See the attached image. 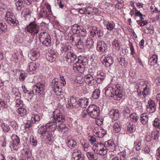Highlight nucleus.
<instances>
[{"instance_id":"f257e3e1","label":"nucleus","mask_w":160,"mask_h":160,"mask_svg":"<svg viewBox=\"0 0 160 160\" xmlns=\"http://www.w3.org/2000/svg\"><path fill=\"white\" fill-rule=\"evenodd\" d=\"M46 124L45 125L41 126L38 129V134L42 137L46 143L51 142L53 137L51 132L55 131L57 127V123L54 121H52Z\"/></svg>"},{"instance_id":"f03ea898","label":"nucleus","mask_w":160,"mask_h":160,"mask_svg":"<svg viewBox=\"0 0 160 160\" xmlns=\"http://www.w3.org/2000/svg\"><path fill=\"white\" fill-rule=\"evenodd\" d=\"M92 21L88 24H87V27L91 35L93 37L95 35H97L98 37H102L103 35V33L102 30L98 28L97 27L93 26L91 24Z\"/></svg>"},{"instance_id":"7ed1b4c3","label":"nucleus","mask_w":160,"mask_h":160,"mask_svg":"<svg viewBox=\"0 0 160 160\" xmlns=\"http://www.w3.org/2000/svg\"><path fill=\"white\" fill-rule=\"evenodd\" d=\"M71 30L73 33L72 36H78L85 38L87 35V32L85 29L81 28L78 25L75 24L73 25Z\"/></svg>"},{"instance_id":"20e7f679","label":"nucleus","mask_w":160,"mask_h":160,"mask_svg":"<svg viewBox=\"0 0 160 160\" xmlns=\"http://www.w3.org/2000/svg\"><path fill=\"white\" fill-rule=\"evenodd\" d=\"M39 38L40 42L43 45L47 47H49L51 45V38L48 33L42 32L39 34Z\"/></svg>"},{"instance_id":"39448f33","label":"nucleus","mask_w":160,"mask_h":160,"mask_svg":"<svg viewBox=\"0 0 160 160\" xmlns=\"http://www.w3.org/2000/svg\"><path fill=\"white\" fill-rule=\"evenodd\" d=\"M92 149L94 152L100 155H104L107 154V148L102 143L94 144Z\"/></svg>"},{"instance_id":"423d86ee","label":"nucleus","mask_w":160,"mask_h":160,"mask_svg":"<svg viewBox=\"0 0 160 160\" xmlns=\"http://www.w3.org/2000/svg\"><path fill=\"white\" fill-rule=\"evenodd\" d=\"M45 88V85L44 83L42 82L37 83L33 86V90L30 92V94L33 93L39 95L43 94Z\"/></svg>"},{"instance_id":"0eeeda50","label":"nucleus","mask_w":160,"mask_h":160,"mask_svg":"<svg viewBox=\"0 0 160 160\" xmlns=\"http://www.w3.org/2000/svg\"><path fill=\"white\" fill-rule=\"evenodd\" d=\"M70 39L75 43L76 46L79 49H83L85 47V42L84 38H82L79 37L72 36L70 38Z\"/></svg>"},{"instance_id":"6e6552de","label":"nucleus","mask_w":160,"mask_h":160,"mask_svg":"<svg viewBox=\"0 0 160 160\" xmlns=\"http://www.w3.org/2000/svg\"><path fill=\"white\" fill-rule=\"evenodd\" d=\"M79 106V99L74 96L70 98L66 105V107L69 109L77 108Z\"/></svg>"},{"instance_id":"1a4fd4ad","label":"nucleus","mask_w":160,"mask_h":160,"mask_svg":"<svg viewBox=\"0 0 160 160\" xmlns=\"http://www.w3.org/2000/svg\"><path fill=\"white\" fill-rule=\"evenodd\" d=\"M5 19L7 23L12 26H16L18 23V21L15 19V16L11 12H6L5 15Z\"/></svg>"},{"instance_id":"9d476101","label":"nucleus","mask_w":160,"mask_h":160,"mask_svg":"<svg viewBox=\"0 0 160 160\" xmlns=\"http://www.w3.org/2000/svg\"><path fill=\"white\" fill-rule=\"evenodd\" d=\"M88 108V115L92 118H95L99 115V109L95 105H91Z\"/></svg>"},{"instance_id":"9b49d317","label":"nucleus","mask_w":160,"mask_h":160,"mask_svg":"<svg viewBox=\"0 0 160 160\" xmlns=\"http://www.w3.org/2000/svg\"><path fill=\"white\" fill-rule=\"evenodd\" d=\"M53 113V116L51 118V120L54 121L56 123L60 122H63L65 121L64 116L59 110H55Z\"/></svg>"},{"instance_id":"f8f14e48","label":"nucleus","mask_w":160,"mask_h":160,"mask_svg":"<svg viewBox=\"0 0 160 160\" xmlns=\"http://www.w3.org/2000/svg\"><path fill=\"white\" fill-rule=\"evenodd\" d=\"M122 87L120 84H117L115 88L114 94L113 98L115 100H120L123 95V93L122 90Z\"/></svg>"},{"instance_id":"ddd939ff","label":"nucleus","mask_w":160,"mask_h":160,"mask_svg":"<svg viewBox=\"0 0 160 160\" xmlns=\"http://www.w3.org/2000/svg\"><path fill=\"white\" fill-rule=\"evenodd\" d=\"M85 83L89 86L95 87L97 85V81L95 78L92 75L89 74L86 75L84 78Z\"/></svg>"},{"instance_id":"4468645a","label":"nucleus","mask_w":160,"mask_h":160,"mask_svg":"<svg viewBox=\"0 0 160 160\" xmlns=\"http://www.w3.org/2000/svg\"><path fill=\"white\" fill-rule=\"evenodd\" d=\"M101 60L103 65L107 67L110 66L113 62V58L111 56L107 55H103Z\"/></svg>"},{"instance_id":"2eb2a0df","label":"nucleus","mask_w":160,"mask_h":160,"mask_svg":"<svg viewBox=\"0 0 160 160\" xmlns=\"http://www.w3.org/2000/svg\"><path fill=\"white\" fill-rule=\"evenodd\" d=\"M27 31L32 34H35L38 33L40 30L38 25L34 22H31L27 27Z\"/></svg>"},{"instance_id":"dca6fc26","label":"nucleus","mask_w":160,"mask_h":160,"mask_svg":"<svg viewBox=\"0 0 160 160\" xmlns=\"http://www.w3.org/2000/svg\"><path fill=\"white\" fill-rule=\"evenodd\" d=\"M77 56L73 52H69L64 57V60L68 63L73 62L77 59Z\"/></svg>"},{"instance_id":"f3484780","label":"nucleus","mask_w":160,"mask_h":160,"mask_svg":"<svg viewBox=\"0 0 160 160\" xmlns=\"http://www.w3.org/2000/svg\"><path fill=\"white\" fill-rule=\"evenodd\" d=\"M93 132L99 138L103 137L107 133L105 130L99 126L95 127L93 129Z\"/></svg>"},{"instance_id":"a211bd4d","label":"nucleus","mask_w":160,"mask_h":160,"mask_svg":"<svg viewBox=\"0 0 160 160\" xmlns=\"http://www.w3.org/2000/svg\"><path fill=\"white\" fill-rule=\"evenodd\" d=\"M85 158L82 155L81 151L78 149L74 150L72 155V160H85Z\"/></svg>"},{"instance_id":"6ab92c4d","label":"nucleus","mask_w":160,"mask_h":160,"mask_svg":"<svg viewBox=\"0 0 160 160\" xmlns=\"http://www.w3.org/2000/svg\"><path fill=\"white\" fill-rule=\"evenodd\" d=\"M30 58L32 61H34L38 59L40 56L39 50L38 49L34 48L31 49L30 52Z\"/></svg>"},{"instance_id":"aec40b11","label":"nucleus","mask_w":160,"mask_h":160,"mask_svg":"<svg viewBox=\"0 0 160 160\" xmlns=\"http://www.w3.org/2000/svg\"><path fill=\"white\" fill-rule=\"evenodd\" d=\"M156 106L155 102L152 100H150L148 102L147 106V111L149 113L154 112L156 110Z\"/></svg>"},{"instance_id":"412c9836","label":"nucleus","mask_w":160,"mask_h":160,"mask_svg":"<svg viewBox=\"0 0 160 160\" xmlns=\"http://www.w3.org/2000/svg\"><path fill=\"white\" fill-rule=\"evenodd\" d=\"M12 147L14 150L17 151L18 148L20 143L19 138L17 136L15 135L12 136Z\"/></svg>"},{"instance_id":"4be33fe9","label":"nucleus","mask_w":160,"mask_h":160,"mask_svg":"<svg viewBox=\"0 0 160 160\" xmlns=\"http://www.w3.org/2000/svg\"><path fill=\"white\" fill-rule=\"evenodd\" d=\"M107 45L103 41H99L97 42V49L100 52H104L107 49Z\"/></svg>"},{"instance_id":"5701e85b","label":"nucleus","mask_w":160,"mask_h":160,"mask_svg":"<svg viewBox=\"0 0 160 160\" xmlns=\"http://www.w3.org/2000/svg\"><path fill=\"white\" fill-rule=\"evenodd\" d=\"M103 23L106 28L110 31H112L115 26V23L112 21L110 22L103 20Z\"/></svg>"},{"instance_id":"b1692460","label":"nucleus","mask_w":160,"mask_h":160,"mask_svg":"<svg viewBox=\"0 0 160 160\" xmlns=\"http://www.w3.org/2000/svg\"><path fill=\"white\" fill-rule=\"evenodd\" d=\"M115 88L112 87H106L105 88V93L106 96L108 98L113 97L114 94Z\"/></svg>"},{"instance_id":"393cba45","label":"nucleus","mask_w":160,"mask_h":160,"mask_svg":"<svg viewBox=\"0 0 160 160\" xmlns=\"http://www.w3.org/2000/svg\"><path fill=\"white\" fill-rule=\"evenodd\" d=\"M38 14L40 18H44L48 16V14L47 11V8L45 7H41L40 10L38 9Z\"/></svg>"},{"instance_id":"a878e982","label":"nucleus","mask_w":160,"mask_h":160,"mask_svg":"<svg viewBox=\"0 0 160 160\" xmlns=\"http://www.w3.org/2000/svg\"><path fill=\"white\" fill-rule=\"evenodd\" d=\"M56 55L53 51H49L46 55V58L48 61L50 62H53L55 60Z\"/></svg>"},{"instance_id":"bb28decb","label":"nucleus","mask_w":160,"mask_h":160,"mask_svg":"<svg viewBox=\"0 0 160 160\" xmlns=\"http://www.w3.org/2000/svg\"><path fill=\"white\" fill-rule=\"evenodd\" d=\"M104 145L107 148V150L108 149L110 151H113L115 149V145L111 140H108L106 142Z\"/></svg>"},{"instance_id":"cd10ccee","label":"nucleus","mask_w":160,"mask_h":160,"mask_svg":"<svg viewBox=\"0 0 160 160\" xmlns=\"http://www.w3.org/2000/svg\"><path fill=\"white\" fill-rule=\"evenodd\" d=\"M37 68L36 64L33 62L29 63L27 69V71L30 74H32L35 73Z\"/></svg>"},{"instance_id":"c85d7f7f","label":"nucleus","mask_w":160,"mask_h":160,"mask_svg":"<svg viewBox=\"0 0 160 160\" xmlns=\"http://www.w3.org/2000/svg\"><path fill=\"white\" fill-rule=\"evenodd\" d=\"M109 114L110 118L114 120H117L119 117V112L117 109L111 110Z\"/></svg>"},{"instance_id":"c756f323","label":"nucleus","mask_w":160,"mask_h":160,"mask_svg":"<svg viewBox=\"0 0 160 160\" xmlns=\"http://www.w3.org/2000/svg\"><path fill=\"white\" fill-rule=\"evenodd\" d=\"M84 67L79 64L77 62L73 65V69L75 72L82 73L84 70Z\"/></svg>"},{"instance_id":"7c9ffc66","label":"nucleus","mask_w":160,"mask_h":160,"mask_svg":"<svg viewBox=\"0 0 160 160\" xmlns=\"http://www.w3.org/2000/svg\"><path fill=\"white\" fill-rule=\"evenodd\" d=\"M86 14H94L98 12V9L96 8L88 7L85 8Z\"/></svg>"},{"instance_id":"2f4dec72","label":"nucleus","mask_w":160,"mask_h":160,"mask_svg":"<svg viewBox=\"0 0 160 160\" xmlns=\"http://www.w3.org/2000/svg\"><path fill=\"white\" fill-rule=\"evenodd\" d=\"M148 82L144 81L142 80H140L138 81L136 84V88L140 90L142 89L144 87H147V85H146Z\"/></svg>"},{"instance_id":"473e14b6","label":"nucleus","mask_w":160,"mask_h":160,"mask_svg":"<svg viewBox=\"0 0 160 160\" xmlns=\"http://www.w3.org/2000/svg\"><path fill=\"white\" fill-rule=\"evenodd\" d=\"M86 155L88 159L90 160H97L98 158L96 154L90 151L86 153Z\"/></svg>"},{"instance_id":"72a5a7b5","label":"nucleus","mask_w":160,"mask_h":160,"mask_svg":"<svg viewBox=\"0 0 160 160\" xmlns=\"http://www.w3.org/2000/svg\"><path fill=\"white\" fill-rule=\"evenodd\" d=\"M122 125L119 122H116L113 124L112 126V130L115 133L119 132L121 129Z\"/></svg>"},{"instance_id":"f704fd0d","label":"nucleus","mask_w":160,"mask_h":160,"mask_svg":"<svg viewBox=\"0 0 160 160\" xmlns=\"http://www.w3.org/2000/svg\"><path fill=\"white\" fill-rule=\"evenodd\" d=\"M78 60L77 62L84 67L87 63V59L84 56H79L78 58Z\"/></svg>"},{"instance_id":"c9c22d12","label":"nucleus","mask_w":160,"mask_h":160,"mask_svg":"<svg viewBox=\"0 0 160 160\" xmlns=\"http://www.w3.org/2000/svg\"><path fill=\"white\" fill-rule=\"evenodd\" d=\"M157 55L154 54L149 59L148 63L151 66H154L157 64Z\"/></svg>"},{"instance_id":"e433bc0d","label":"nucleus","mask_w":160,"mask_h":160,"mask_svg":"<svg viewBox=\"0 0 160 160\" xmlns=\"http://www.w3.org/2000/svg\"><path fill=\"white\" fill-rule=\"evenodd\" d=\"M105 77V74L102 72L98 73L96 76V81L97 83H101L104 79Z\"/></svg>"},{"instance_id":"4c0bfd02","label":"nucleus","mask_w":160,"mask_h":160,"mask_svg":"<svg viewBox=\"0 0 160 160\" xmlns=\"http://www.w3.org/2000/svg\"><path fill=\"white\" fill-rule=\"evenodd\" d=\"M148 117L147 113H143L141 115L140 120L142 124H146L148 122Z\"/></svg>"},{"instance_id":"58836bf2","label":"nucleus","mask_w":160,"mask_h":160,"mask_svg":"<svg viewBox=\"0 0 160 160\" xmlns=\"http://www.w3.org/2000/svg\"><path fill=\"white\" fill-rule=\"evenodd\" d=\"M88 104V101L87 98H84L79 99L80 106H81L82 108H86Z\"/></svg>"},{"instance_id":"ea45409f","label":"nucleus","mask_w":160,"mask_h":160,"mask_svg":"<svg viewBox=\"0 0 160 160\" xmlns=\"http://www.w3.org/2000/svg\"><path fill=\"white\" fill-rule=\"evenodd\" d=\"M113 47L116 50H118L120 49L121 43L119 40L115 39L112 42Z\"/></svg>"},{"instance_id":"a19ab883","label":"nucleus","mask_w":160,"mask_h":160,"mask_svg":"<svg viewBox=\"0 0 160 160\" xmlns=\"http://www.w3.org/2000/svg\"><path fill=\"white\" fill-rule=\"evenodd\" d=\"M31 121L34 123H38L40 120V117L38 115L33 113H31Z\"/></svg>"},{"instance_id":"79ce46f5","label":"nucleus","mask_w":160,"mask_h":160,"mask_svg":"<svg viewBox=\"0 0 160 160\" xmlns=\"http://www.w3.org/2000/svg\"><path fill=\"white\" fill-rule=\"evenodd\" d=\"M160 135V132L158 130L152 131L151 134V138L152 140H157L159 139Z\"/></svg>"},{"instance_id":"37998d69","label":"nucleus","mask_w":160,"mask_h":160,"mask_svg":"<svg viewBox=\"0 0 160 160\" xmlns=\"http://www.w3.org/2000/svg\"><path fill=\"white\" fill-rule=\"evenodd\" d=\"M66 143L68 147L70 148L73 147L77 144V142L73 139H72L69 137L67 138Z\"/></svg>"},{"instance_id":"c03bdc74","label":"nucleus","mask_w":160,"mask_h":160,"mask_svg":"<svg viewBox=\"0 0 160 160\" xmlns=\"http://www.w3.org/2000/svg\"><path fill=\"white\" fill-rule=\"evenodd\" d=\"M134 146L137 150L139 151L142 148V141L140 139H138L135 141L134 142Z\"/></svg>"},{"instance_id":"a18cd8bd","label":"nucleus","mask_w":160,"mask_h":160,"mask_svg":"<svg viewBox=\"0 0 160 160\" xmlns=\"http://www.w3.org/2000/svg\"><path fill=\"white\" fill-rule=\"evenodd\" d=\"M17 9L18 11L20 10L23 7V0H15Z\"/></svg>"},{"instance_id":"49530a36","label":"nucleus","mask_w":160,"mask_h":160,"mask_svg":"<svg viewBox=\"0 0 160 160\" xmlns=\"http://www.w3.org/2000/svg\"><path fill=\"white\" fill-rule=\"evenodd\" d=\"M137 22L140 27L144 26L148 23L147 21L144 20L143 16L140 17V20H137Z\"/></svg>"},{"instance_id":"de8ad7c7","label":"nucleus","mask_w":160,"mask_h":160,"mask_svg":"<svg viewBox=\"0 0 160 160\" xmlns=\"http://www.w3.org/2000/svg\"><path fill=\"white\" fill-rule=\"evenodd\" d=\"M23 39L22 37L17 35L14 39V42L17 45H19L23 42Z\"/></svg>"},{"instance_id":"09e8293b","label":"nucleus","mask_w":160,"mask_h":160,"mask_svg":"<svg viewBox=\"0 0 160 160\" xmlns=\"http://www.w3.org/2000/svg\"><path fill=\"white\" fill-rule=\"evenodd\" d=\"M17 112L18 115L19 116H24L27 114L26 109L22 108H18L17 110Z\"/></svg>"},{"instance_id":"8fccbe9b","label":"nucleus","mask_w":160,"mask_h":160,"mask_svg":"<svg viewBox=\"0 0 160 160\" xmlns=\"http://www.w3.org/2000/svg\"><path fill=\"white\" fill-rule=\"evenodd\" d=\"M147 85V87H144L142 88L143 89L142 94L145 97V96H146L149 94V88L150 86V84L148 82L146 84Z\"/></svg>"},{"instance_id":"3c124183","label":"nucleus","mask_w":160,"mask_h":160,"mask_svg":"<svg viewBox=\"0 0 160 160\" xmlns=\"http://www.w3.org/2000/svg\"><path fill=\"white\" fill-rule=\"evenodd\" d=\"M84 42H86V45L87 46H89L91 48L93 46V44L94 42L93 41L91 38L89 37L86 39L84 38Z\"/></svg>"},{"instance_id":"603ef678","label":"nucleus","mask_w":160,"mask_h":160,"mask_svg":"<svg viewBox=\"0 0 160 160\" xmlns=\"http://www.w3.org/2000/svg\"><path fill=\"white\" fill-rule=\"evenodd\" d=\"M82 145L83 148V150L86 153L90 151V147L88 142H84V143H82Z\"/></svg>"},{"instance_id":"864d4df0","label":"nucleus","mask_w":160,"mask_h":160,"mask_svg":"<svg viewBox=\"0 0 160 160\" xmlns=\"http://www.w3.org/2000/svg\"><path fill=\"white\" fill-rule=\"evenodd\" d=\"M22 14L25 17H29L30 16V11L28 8L24 9L22 12Z\"/></svg>"},{"instance_id":"5fc2aeb1","label":"nucleus","mask_w":160,"mask_h":160,"mask_svg":"<svg viewBox=\"0 0 160 160\" xmlns=\"http://www.w3.org/2000/svg\"><path fill=\"white\" fill-rule=\"evenodd\" d=\"M130 117L131 121L133 122H136L139 118V117L135 113H132Z\"/></svg>"},{"instance_id":"6e6d98bb","label":"nucleus","mask_w":160,"mask_h":160,"mask_svg":"<svg viewBox=\"0 0 160 160\" xmlns=\"http://www.w3.org/2000/svg\"><path fill=\"white\" fill-rule=\"evenodd\" d=\"M30 141L31 144L33 146H36L37 144L38 141L36 138L33 136H31L30 137Z\"/></svg>"},{"instance_id":"4d7b16f0","label":"nucleus","mask_w":160,"mask_h":160,"mask_svg":"<svg viewBox=\"0 0 160 160\" xmlns=\"http://www.w3.org/2000/svg\"><path fill=\"white\" fill-rule=\"evenodd\" d=\"M52 87L53 89H56L59 87L58 85V80L57 79H53L52 82Z\"/></svg>"},{"instance_id":"13d9d810","label":"nucleus","mask_w":160,"mask_h":160,"mask_svg":"<svg viewBox=\"0 0 160 160\" xmlns=\"http://www.w3.org/2000/svg\"><path fill=\"white\" fill-rule=\"evenodd\" d=\"M100 94V90L99 88L96 89L93 92L92 97L95 99H97L99 98Z\"/></svg>"},{"instance_id":"bf43d9fd","label":"nucleus","mask_w":160,"mask_h":160,"mask_svg":"<svg viewBox=\"0 0 160 160\" xmlns=\"http://www.w3.org/2000/svg\"><path fill=\"white\" fill-rule=\"evenodd\" d=\"M126 152H121L118 153L116 157L119 159V160H125L126 158Z\"/></svg>"},{"instance_id":"052dcab7","label":"nucleus","mask_w":160,"mask_h":160,"mask_svg":"<svg viewBox=\"0 0 160 160\" xmlns=\"http://www.w3.org/2000/svg\"><path fill=\"white\" fill-rule=\"evenodd\" d=\"M135 127L133 124L129 123L127 127V130L130 132H133L135 131Z\"/></svg>"},{"instance_id":"680f3d73","label":"nucleus","mask_w":160,"mask_h":160,"mask_svg":"<svg viewBox=\"0 0 160 160\" xmlns=\"http://www.w3.org/2000/svg\"><path fill=\"white\" fill-rule=\"evenodd\" d=\"M130 112V109L127 107H124L122 111V114L124 116L128 117Z\"/></svg>"},{"instance_id":"e2e57ef3","label":"nucleus","mask_w":160,"mask_h":160,"mask_svg":"<svg viewBox=\"0 0 160 160\" xmlns=\"http://www.w3.org/2000/svg\"><path fill=\"white\" fill-rule=\"evenodd\" d=\"M19 55V54L18 52L15 53L12 55H10V56H11L12 57H11L10 56L9 58L11 60L16 62L18 59V56Z\"/></svg>"},{"instance_id":"0e129e2a","label":"nucleus","mask_w":160,"mask_h":160,"mask_svg":"<svg viewBox=\"0 0 160 160\" xmlns=\"http://www.w3.org/2000/svg\"><path fill=\"white\" fill-rule=\"evenodd\" d=\"M7 26L6 24L3 21H0V30L5 32L7 30Z\"/></svg>"},{"instance_id":"69168bd1","label":"nucleus","mask_w":160,"mask_h":160,"mask_svg":"<svg viewBox=\"0 0 160 160\" xmlns=\"http://www.w3.org/2000/svg\"><path fill=\"white\" fill-rule=\"evenodd\" d=\"M53 91L55 95L58 96H60L62 94V91L61 88L59 87L56 89H53Z\"/></svg>"},{"instance_id":"338daca9","label":"nucleus","mask_w":160,"mask_h":160,"mask_svg":"<svg viewBox=\"0 0 160 160\" xmlns=\"http://www.w3.org/2000/svg\"><path fill=\"white\" fill-rule=\"evenodd\" d=\"M1 126L4 132H7L9 131V127L7 124L2 123L1 124Z\"/></svg>"},{"instance_id":"774afa93","label":"nucleus","mask_w":160,"mask_h":160,"mask_svg":"<svg viewBox=\"0 0 160 160\" xmlns=\"http://www.w3.org/2000/svg\"><path fill=\"white\" fill-rule=\"evenodd\" d=\"M153 124L156 128H159L160 127V120L158 118H156L153 122Z\"/></svg>"}]
</instances>
